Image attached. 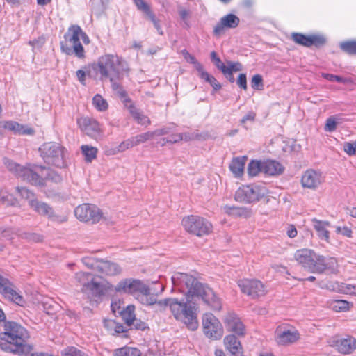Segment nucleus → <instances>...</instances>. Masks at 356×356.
Here are the masks:
<instances>
[{"label": "nucleus", "mask_w": 356, "mask_h": 356, "mask_svg": "<svg viewBox=\"0 0 356 356\" xmlns=\"http://www.w3.org/2000/svg\"><path fill=\"white\" fill-rule=\"evenodd\" d=\"M29 338L28 331L20 324L14 321L4 322L3 330L0 332V339L14 346L12 352L24 355L31 353L33 346L26 343Z\"/></svg>", "instance_id": "7ed1b4c3"}, {"label": "nucleus", "mask_w": 356, "mask_h": 356, "mask_svg": "<svg viewBox=\"0 0 356 356\" xmlns=\"http://www.w3.org/2000/svg\"><path fill=\"white\" fill-rule=\"evenodd\" d=\"M11 282L8 279L0 275V292L3 290L6 289V287L11 285Z\"/></svg>", "instance_id": "338daca9"}, {"label": "nucleus", "mask_w": 356, "mask_h": 356, "mask_svg": "<svg viewBox=\"0 0 356 356\" xmlns=\"http://www.w3.org/2000/svg\"><path fill=\"white\" fill-rule=\"evenodd\" d=\"M91 268L111 276L119 275L122 272V269L118 264L104 259L97 260L95 264H92Z\"/></svg>", "instance_id": "aec40b11"}, {"label": "nucleus", "mask_w": 356, "mask_h": 356, "mask_svg": "<svg viewBox=\"0 0 356 356\" xmlns=\"http://www.w3.org/2000/svg\"><path fill=\"white\" fill-rule=\"evenodd\" d=\"M76 217L83 222L96 223L102 218V213L95 205L83 204L78 206L74 210Z\"/></svg>", "instance_id": "f8f14e48"}, {"label": "nucleus", "mask_w": 356, "mask_h": 356, "mask_svg": "<svg viewBox=\"0 0 356 356\" xmlns=\"http://www.w3.org/2000/svg\"><path fill=\"white\" fill-rule=\"evenodd\" d=\"M134 306L128 305L127 308L121 312V316L122 319L127 323V325L134 324V321H136L134 314Z\"/></svg>", "instance_id": "c9c22d12"}, {"label": "nucleus", "mask_w": 356, "mask_h": 356, "mask_svg": "<svg viewBox=\"0 0 356 356\" xmlns=\"http://www.w3.org/2000/svg\"><path fill=\"white\" fill-rule=\"evenodd\" d=\"M118 81H114L113 82H111L112 88L120 96L122 102L126 106V101L131 99L127 97L126 91L122 88L121 85L118 83Z\"/></svg>", "instance_id": "c03bdc74"}, {"label": "nucleus", "mask_w": 356, "mask_h": 356, "mask_svg": "<svg viewBox=\"0 0 356 356\" xmlns=\"http://www.w3.org/2000/svg\"><path fill=\"white\" fill-rule=\"evenodd\" d=\"M283 165L274 160L263 161V172L268 175H278L284 171Z\"/></svg>", "instance_id": "cd10ccee"}, {"label": "nucleus", "mask_w": 356, "mask_h": 356, "mask_svg": "<svg viewBox=\"0 0 356 356\" xmlns=\"http://www.w3.org/2000/svg\"><path fill=\"white\" fill-rule=\"evenodd\" d=\"M339 271V264L334 257H325L318 254L313 273L337 274Z\"/></svg>", "instance_id": "2eb2a0df"}, {"label": "nucleus", "mask_w": 356, "mask_h": 356, "mask_svg": "<svg viewBox=\"0 0 356 356\" xmlns=\"http://www.w3.org/2000/svg\"><path fill=\"white\" fill-rule=\"evenodd\" d=\"M259 172H263V161H251L248 166V173L250 176H257Z\"/></svg>", "instance_id": "58836bf2"}, {"label": "nucleus", "mask_w": 356, "mask_h": 356, "mask_svg": "<svg viewBox=\"0 0 356 356\" xmlns=\"http://www.w3.org/2000/svg\"><path fill=\"white\" fill-rule=\"evenodd\" d=\"M337 122L335 120V117H330L326 120L325 130L330 132L334 131L337 129Z\"/></svg>", "instance_id": "4d7b16f0"}, {"label": "nucleus", "mask_w": 356, "mask_h": 356, "mask_svg": "<svg viewBox=\"0 0 356 356\" xmlns=\"http://www.w3.org/2000/svg\"><path fill=\"white\" fill-rule=\"evenodd\" d=\"M45 42H46L45 37L44 35H41L36 39L30 40L29 42V44L33 47V49H40L43 47Z\"/></svg>", "instance_id": "603ef678"}, {"label": "nucleus", "mask_w": 356, "mask_h": 356, "mask_svg": "<svg viewBox=\"0 0 356 356\" xmlns=\"http://www.w3.org/2000/svg\"><path fill=\"white\" fill-rule=\"evenodd\" d=\"M240 19L234 14H228L222 18L213 29V35L220 36L224 34L225 30L227 29H234L238 26Z\"/></svg>", "instance_id": "6ab92c4d"}, {"label": "nucleus", "mask_w": 356, "mask_h": 356, "mask_svg": "<svg viewBox=\"0 0 356 356\" xmlns=\"http://www.w3.org/2000/svg\"><path fill=\"white\" fill-rule=\"evenodd\" d=\"M182 225L186 231L200 237L208 235L213 229L210 222L198 216L191 215L183 218Z\"/></svg>", "instance_id": "6e6552de"}, {"label": "nucleus", "mask_w": 356, "mask_h": 356, "mask_svg": "<svg viewBox=\"0 0 356 356\" xmlns=\"http://www.w3.org/2000/svg\"><path fill=\"white\" fill-rule=\"evenodd\" d=\"M113 288V286L112 285L108 284V286H103L96 282H94L93 280L90 284L83 289V293H86L88 296H91L92 297L99 298L104 295V290L106 289H111Z\"/></svg>", "instance_id": "bb28decb"}, {"label": "nucleus", "mask_w": 356, "mask_h": 356, "mask_svg": "<svg viewBox=\"0 0 356 356\" xmlns=\"http://www.w3.org/2000/svg\"><path fill=\"white\" fill-rule=\"evenodd\" d=\"M4 164L9 171L15 173L23 180L35 186L44 184V167L38 165L22 166L8 159H4Z\"/></svg>", "instance_id": "20e7f679"}, {"label": "nucleus", "mask_w": 356, "mask_h": 356, "mask_svg": "<svg viewBox=\"0 0 356 356\" xmlns=\"http://www.w3.org/2000/svg\"><path fill=\"white\" fill-rule=\"evenodd\" d=\"M338 351L343 354H350L356 348V339L352 337L343 338L336 341Z\"/></svg>", "instance_id": "393cba45"}, {"label": "nucleus", "mask_w": 356, "mask_h": 356, "mask_svg": "<svg viewBox=\"0 0 356 356\" xmlns=\"http://www.w3.org/2000/svg\"><path fill=\"white\" fill-rule=\"evenodd\" d=\"M256 113L254 111H249L247 114H245L243 118L241 120V124H245L246 122L251 121L253 122L255 119Z\"/></svg>", "instance_id": "0e129e2a"}, {"label": "nucleus", "mask_w": 356, "mask_h": 356, "mask_svg": "<svg viewBox=\"0 0 356 356\" xmlns=\"http://www.w3.org/2000/svg\"><path fill=\"white\" fill-rule=\"evenodd\" d=\"M343 151L349 156H355L356 154V141L344 143Z\"/></svg>", "instance_id": "3c124183"}, {"label": "nucleus", "mask_w": 356, "mask_h": 356, "mask_svg": "<svg viewBox=\"0 0 356 356\" xmlns=\"http://www.w3.org/2000/svg\"><path fill=\"white\" fill-rule=\"evenodd\" d=\"M291 38L296 44L306 47L313 45L320 47L326 43V38L321 35H305L300 33H292Z\"/></svg>", "instance_id": "dca6fc26"}, {"label": "nucleus", "mask_w": 356, "mask_h": 356, "mask_svg": "<svg viewBox=\"0 0 356 356\" xmlns=\"http://www.w3.org/2000/svg\"><path fill=\"white\" fill-rule=\"evenodd\" d=\"M44 161L58 168H63L65 164L64 147L56 143H46L39 149Z\"/></svg>", "instance_id": "0eeeda50"}, {"label": "nucleus", "mask_w": 356, "mask_h": 356, "mask_svg": "<svg viewBox=\"0 0 356 356\" xmlns=\"http://www.w3.org/2000/svg\"><path fill=\"white\" fill-rule=\"evenodd\" d=\"M237 84L238 86L244 89H247V78L245 74H240L238 76V78L237 79Z\"/></svg>", "instance_id": "e2e57ef3"}, {"label": "nucleus", "mask_w": 356, "mask_h": 356, "mask_svg": "<svg viewBox=\"0 0 356 356\" xmlns=\"http://www.w3.org/2000/svg\"><path fill=\"white\" fill-rule=\"evenodd\" d=\"M126 107L129 110L133 118L140 124L148 126L150 124L151 121L149 118L145 115L142 112L137 109L133 104L131 100L126 101Z\"/></svg>", "instance_id": "b1692460"}, {"label": "nucleus", "mask_w": 356, "mask_h": 356, "mask_svg": "<svg viewBox=\"0 0 356 356\" xmlns=\"http://www.w3.org/2000/svg\"><path fill=\"white\" fill-rule=\"evenodd\" d=\"M153 138L152 131H147L134 137L136 145Z\"/></svg>", "instance_id": "09e8293b"}, {"label": "nucleus", "mask_w": 356, "mask_h": 356, "mask_svg": "<svg viewBox=\"0 0 356 356\" xmlns=\"http://www.w3.org/2000/svg\"><path fill=\"white\" fill-rule=\"evenodd\" d=\"M202 325L205 335L213 339H219L223 335V328L219 320L211 313L203 316Z\"/></svg>", "instance_id": "9b49d317"}, {"label": "nucleus", "mask_w": 356, "mask_h": 356, "mask_svg": "<svg viewBox=\"0 0 356 356\" xmlns=\"http://www.w3.org/2000/svg\"><path fill=\"white\" fill-rule=\"evenodd\" d=\"M198 74L202 79L208 82L213 87L214 90H218L221 88V85L216 79L204 71V68L198 72Z\"/></svg>", "instance_id": "f704fd0d"}, {"label": "nucleus", "mask_w": 356, "mask_h": 356, "mask_svg": "<svg viewBox=\"0 0 356 356\" xmlns=\"http://www.w3.org/2000/svg\"><path fill=\"white\" fill-rule=\"evenodd\" d=\"M80 128L88 136L97 139L102 134V129L99 122L90 118H83L78 120Z\"/></svg>", "instance_id": "a211bd4d"}, {"label": "nucleus", "mask_w": 356, "mask_h": 356, "mask_svg": "<svg viewBox=\"0 0 356 356\" xmlns=\"http://www.w3.org/2000/svg\"><path fill=\"white\" fill-rule=\"evenodd\" d=\"M177 12L180 17L181 20L183 22L184 26L186 28H189L191 26V24L189 22V19L191 16V11L190 9L183 6L182 5L177 6Z\"/></svg>", "instance_id": "e433bc0d"}, {"label": "nucleus", "mask_w": 356, "mask_h": 356, "mask_svg": "<svg viewBox=\"0 0 356 356\" xmlns=\"http://www.w3.org/2000/svg\"><path fill=\"white\" fill-rule=\"evenodd\" d=\"M104 325L105 326L113 327L116 333H122L126 331L122 325L117 323L113 321H104Z\"/></svg>", "instance_id": "5fc2aeb1"}, {"label": "nucleus", "mask_w": 356, "mask_h": 356, "mask_svg": "<svg viewBox=\"0 0 356 356\" xmlns=\"http://www.w3.org/2000/svg\"><path fill=\"white\" fill-rule=\"evenodd\" d=\"M350 303L343 300H333L330 303L332 309L337 312L348 311L350 308Z\"/></svg>", "instance_id": "a19ab883"}, {"label": "nucleus", "mask_w": 356, "mask_h": 356, "mask_svg": "<svg viewBox=\"0 0 356 356\" xmlns=\"http://www.w3.org/2000/svg\"><path fill=\"white\" fill-rule=\"evenodd\" d=\"M51 180L54 182L58 183L62 181V177L54 170L45 168L44 175L43 178Z\"/></svg>", "instance_id": "de8ad7c7"}, {"label": "nucleus", "mask_w": 356, "mask_h": 356, "mask_svg": "<svg viewBox=\"0 0 356 356\" xmlns=\"http://www.w3.org/2000/svg\"><path fill=\"white\" fill-rule=\"evenodd\" d=\"M0 293L17 305L22 306L25 302L23 296L15 290V287L13 283H11L10 286L6 287V289H3Z\"/></svg>", "instance_id": "c85d7f7f"}, {"label": "nucleus", "mask_w": 356, "mask_h": 356, "mask_svg": "<svg viewBox=\"0 0 356 356\" xmlns=\"http://www.w3.org/2000/svg\"><path fill=\"white\" fill-rule=\"evenodd\" d=\"M3 127L8 131H13L15 134L19 135H33L35 132L32 128L14 121L6 122Z\"/></svg>", "instance_id": "a878e982"}, {"label": "nucleus", "mask_w": 356, "mask_h": 356, "mask_svg": "<svg viewBox=\"0 0 356 356\" xmlns=\"http://www.w3.org/2000/svg\"><path fill=\"white\" fill-rule=\"evenodd\" d=\"M95 70L101 75V79H108L111 82L120 81L129 71L127 62L117 54H105L99 58Z\"/></svg>", "instance_id": "f03ea898"}, {"label": "nucleus", "mask_w": 356, "mask_h": 356, "mask_svg": "<svg viewBox=\"0 0 356 356\" xmlns=\"http://www.w3.org/2000/svg\"><path fill=\"white\" fill-rule=\"evenodd\" d=\"M341 49L348 54H356V41H348L340 44Z\"/></svg>", "instance_id": "49530a36"}, {"label": "nucleus", "mask_w": 356, "mask_h": 356, "mask_svg": "<svg viewBox=\"0 0 356 356\" xmlns=\"http://www.w3.org/2000/svg\"><path fill=\"white\" fill-rule=\"evenodd\" d=\"M245 161L246 157H237L232 161L229 169L236 177L243 175Z\"/></svg>", "instance_id": "2f4dec72"}, {"label": "nucleus", "mask_w": 356, "mask_h": 356, "mask_svg": "<svg viewBox=\"0 0 356 356\" xmlns=\"http://www.w3.org/2000/svg\"><path fill=\"white\" fill-rule=\"evenodd\" d=\"M225 346L231 354L236 355L242 350L241 342L238 340L237 337L234 334H229L224 339Z\"/></svg>", "instance_id": "c756f323"}, {"label": "nucleus", "mask_w": 356, "mask_h": 356, "mask_svg": "<svg viewBox=\"0 0 356 356\" xmlns=\"http://www.w3.org/2000/svg\"><path fill=\"white\" fill-rule=\"evenodd\" d=\"M182 140L181 134H172L166 138L167 143H175Z\"/></svg>", "instance_id": "774afa93"}, {"label": "nucleus", "mask_w": 356, "mask_h": 356, "mask_svg": "<svg viewBox=\"0 0 356 356\" xmlns=\"http://www.w3.org/2000/svg\"><path fill=\"white\" fill-rule=\"evenodd\" d=\"M340 290L345 293L347 294H355L356 295V286L348 284H342L341 286Z\"/></svg>", "instance_id": "bf43d9fd"}, {"label": "nucleus", "mask_w": 356, "mask_h": 356, "mask_svg": "<svg viewBox=\"0 0 356 356\" xmlns=\"http://www.w3.org/2000/svg\"><path fill=\"white\" fill-rule=\"evenodd\" d=\"M312 225L317 232L318 236L321 240H325L329 242L330 240V232L327 228L330 227V223L328 221L320 220L316 218L312 220Z\"/></svg>", "instance_id": "5701e85b"}, {"label": "nucleus", "mask_w": 356, "mask_h": 356, "mask_svg": "<svg viewBox=\"0 0 356 356\" xmlns=\"http://www.w3.org/2000/svg\"><path fill=\"white\" fill-rule=\"evenodd\" d=\"M134 298L143 305H156L161 309V307L158 305L159 301L157 302L156 298L151 296L150 289L146 284L145 291H139Z\"/></svg>", "instance_id": "7c9ffc66"}, {"label": "nucleus", "mask_w": 356, "mask_h": 356, "mask_svg": "<svg viewBox=\"0 0 356 356\" xmlns=\"http://www.w3.org/2000/svg\"><path fill=\"white\" fill-rule=\"evenodd\" d=\"M224 323L227 331L234 332L238 336L245 334V327L235 314H228L224 319Z\"/></svg>", "instance_id": "4be33fe9"}, {"label": "nucleus", "mask_w": 356, "mask_h": 356, "mask_svg": "<svg viewBox=\"0 0 356 356\" xmlns=\"http://www.w3.org/2000/svg\"><path fill=\"white\" fill-rule=\"evenodd\" d=\"M322 76L330 81H336L341 83H346L348 82L347 79L332 74L323 73Z\"/></svg>", "instance_id": "8fccbe9b"}, {"label": "nucleus", "mask_w": 356, "mask_h": 356, "mask_svg": "<svg viewBox=\"0 0 356 356\" xmlns=\"http://www.w3.org/2000/svg\"><path fill=\"white\" fill-rule=\"evenodd\" d=\"M262 76L259 74H255L252 76L251 81L252 88L254 89H259L260 86H263Z\"/></svg>", "instance_id": "13d9d810"}, {"label": "nucleus", "mask_w": 356, "mask_h": 356, "mask_svg": "<svg viewBox=\"0 0 356 356\" xmlns=\"http://www.w3.org/2000/svg\"><path fill=\"white\" fill-rule=\"evenodd\" d=\"M182 54H183L184 58L187 60V62L192 63L194 65V67H195V70L197 71V72H199L204 68L203 66L202 65V64L200 63L197 60L195 57L194 56L191 55V54H189L187 51H186V50L183 51Z\"/></svg>", "instance_id": "a18cd8bd"}, {"label": "nucleus", "mask_w": 356, "mask_h": 356, "mask_svg": "<svg viewBox=\"0 0 356 356\" xmlns=\"http://www.w3.org/2000/svg\"><path fill=\"white\" fill-rule=\"evenodd\" d=\"M322 182L321 173L314 170H307L302 175L301 184L303 188L316 189Z\"/></svg>", "instance_id": "412c9836"}, {"label": "nucleus", "mask_w": 356, "mask_h": 356, "mask_svg": "<svg viewBox=\"0 0 356 356\" xmlns=\"http://www.w3.org/2000/svg\"><path fill=\"white\" fill-rule=\"evenodd\" d=\"M92 104L94 106L100 111H104L108 108L106 101L100 95H95L92 99Z\"/></svg>", "instance_id": "79ce46f5"}, {"label": "nucleus", "mask_w": 356, "mask_h": 356, "mask_svg": "<svg viewBox=\"0 0 356 356\" xmlns=\"http://www.w3.org/2000/svg\"><path fill=\"white\" fill-rule=\"evenodd\" d=\"M300 338L298 330L289 325H282L276 328L275 339L277 344L289 346L297 342Z\"/></svg>", "instance_id": "9d476101"}, {"label": "nucleus", "mask_w": 356, "mask_h": 356, "mask_svg": "<svg viewBox=\"0 0 356 356\" xmlns=\"http://www.w3.org/2000/svg\"><path fill=\"white\" fill-rule=\"evenodd\" d=\"M147 15L149 17V19L153 23L154 26L156 29L158 33L160 35H163V32L160 26L159 21L156 18L155 15L152 13V12H150V13L147 14Z\"/></svg>", "instance_id": "680f3d73"}, {"label": "nucleus", "mask_w": 356, "mask_h": 356, "mask_svg": "<svg viewBox=\"0 0 356 356\" xmlns=\"http://www.w3.org/2000/svg\"><path fill=\"white\" fill-rule=\"evenodd\" d=\"M136 146L134 137H131L124 141H122L116 147L106 150L107 155H114L120 152H123L125 150Z\"/></svg>", "instance_id": "473e14b6"}, {"label": "nucleus", "mask_w": 356, "mask_h": 356, "mask_svg": "<svg viewBox=\"0 0 356 356\" xmlns=\"http://www.w3.org/2000/svg\"><path fill=\"white\" fill-rule=\"evenodd\" d=\"M81 151L87 162H91L97 157V149L95 147L84 145L81 146Z\"/></svg>", "instance_id": "ea45409f"}, {"label": "nucleus", "mask_w": 356, "mask_h": 356, "mask_svg": "<svg viewBox=\"0 0 356 356\" xmlns=\"http://www.w3.org/2000/svg\"><path fill=\"white\" fill-rule=\"evenodd\" d=\"M61 356H88V354L74 346H68L61 351Z\"/></svg>", "instance_id": "37998d69"}, {"label": "nucleus", "mask_w": 356, "mask_h": 356, "mask_svg": "<svg viewBox=\"0 0 356 356\" xmlns=\"http://www.w3.org/2000/svg\"><path fill=\"white\" fill-rule=\"evenodd\" d=\"M114 356H140V350L131 347H123L115 350Z\"/></svg>", "instance_id": "4c0bfd02"}, {"label": "nucleus", "mask_w": 356, "mask_h": 356, "mask_svg": "<svg viewBox=\"0 0 356 356\" xmlns=\"http://www.w3.org/2000/svg\"><path fill=\"white\" fill-rule=\"evenodd\" d=\"M238 285L243 293L256 298L266 293L264 284L257 280L244 279L238 282Z\"/></svg>", "instance_id": "4468645a"}, {"label": "nucleus", "mask_w": 356, "mask_h": 356, "mask_svg": "<svg viewBox=\"0 0 356 356\" xmlns=\"http://www.w3.org/2000/svg\"><path fill=\"white\" fill-rule=\"evenodd\" d=\"M227 64L226 69L228 71L227 73L232 74L234 72L242 70V65L238 62L227 61Z\"/></svg>", "instance_id": "864d4df0"}, {"label": "nucleus", "mask_w": 356, "mask_h": 356, "mask_svg": "<svg viewBox=\"0 0 356 356\" xmlns=\"http://www.w3.org/2000/svg\"><path fill=\"white\" fill-rule=\"evenodd\" d=\"M318 254L310 249H300L294 254V259L305 270L313 273Z\"/></svg>", "instance_id": "f3484780"}, {"label": "nucleus", "mask_w": 356, "mask_h": 356, "mask_svg": "<svg viewBox=\"0 0 356 356\" xmlns=\"http://www.w3.org/2000/svg\"><path fill=\"white\" fill-rule=\"evenodd\" d=\"M114 290L117 293L130 294L135 297L139 291H145V284L136 279H124L114 286Z\"/></svg>", "instance_id": "ddd939ff"}, {"label": "nucleus", "mask_w": 356, "mask_h": 356, "mask_svg": "<svg viewBox=\"0 0 356 356\" xmlns=\"http://www.w3.org/2000/svg\"><path fill=\"white\" fill-rule=\"evenodd\" d=\"M134 3L136 6L139 10L144 12L146 15L152 12L149 6L143 0H133Z\"/></svg>", "instance_id": "6e6d98bb"}, {"label": "nucleus", "mask_w": 356, "mask_h": 356, "mask_svg": "<svg viewBox=\"0 0 356 356\" xmlns=\"http://www.w3.org/2000/svg\"><path fill=\"white\" fill-rule=\"evenodd\" d=\"M16 190L23 198L29 201L30 206L40 215L46 216L50 220L57 223H63L67 221L66 216L55 213L53 208L49 204L35 200L34 193L28 188L17 187Z\"/></svg>", "instance_id": "423d86ee"}, {"label": "nucleus", "mask_w": 356, "mask_h": 356, "mask_svg": "<svg viewBox=\"0 0 356 356\" xmlns=\"http://www.w3.org/2000/svg\"><path fill=\"white\" fill-rule=\"evenodd\" d=\"M268 190L261 185L251 184L240 187L235 193V200L240 202L252 203L266 196Z\"/></svg>", "instance_id": "1a4fd4ad"}, {"label": "nucleus", "mask_w": 356, "mask_h": 356, "mask_svg": "<svg viewBox=\"0 0 356 356\" xmlns=\"http://www.w3.org/2000/svg\"><path fill=\"white\" fill-rule=\"evenodd\" d=\"M82 29L79 25L70 26L64 35L65 41L60 42V49L66 55L74 54L77 58H85V51L80 42Z\"/></svg>", "instance_id": "39448f33"}, {"label": "nucleus", "mask_w": 356, "mask_h": 356, "mask_svg": "<svg viewBox=\"0 0 356 356\" xmlns=\"http://www.w3.org/2000/svg\"><path fill=\"white\" fill-rule=\"evenodd\" d=\"M336 232L339 234H341L344 236H346V237H348V238H351L352 237V230L350 229V227H347V226H344V227H340V226H338L336 227Z\"/></svg>", "instance_id": "052dcab7"}, {"label": "nucleus", "mask_w": 356, "mask_h": 356, "mask_svg": "<svg viewBox=\"0 0 356 356\" xmlns=\"http://www.w3.org/2000/svg\"><path fill=\"white\" fill-rule=\"evenodd\" d=\"M75 280L81 286V291L94 280L92 274L90 273L79 272L75 274Z\"/></svg>", "instance_id": "72a5a7b5"}, {"label": "nucleus", "mask_w": 356, "mask_h": 356, "mask_svg": "<svg viewBox=\"0 0 356 356\" xmlns=\"http://www.w3.org/2000/svg\"><path fill=\"white\" fill-rule=\"evenodd\" d=\"M213 63L216 67L222 72V73L228 72L227 69H226L227 65L221 61L220 58L216 59V61H213Z\"/></svg>", "instance_id": "69168bd1"}, {"label": "nucleus", "mask_w": 356, "mask_h": 356, "mask_svg": "<svg viewBox=\"0 0 356 356\" xmlns=\"http://www.w3.org/2000/svg\"><path fill=\"white\" fill-rule=\"evenodd\" d=\"M171 280L173 289L184 293L185 298H166L160 300L158 305L161 309L168 307L173 317L184 323L189 330L194 331L199 325L196 301L202 300L216 311L221 309V301L213 291L200 282L193 275L177 272L172 276Z\"/></svg>", "instance_id": "f257e3e1"}]
</instances>
